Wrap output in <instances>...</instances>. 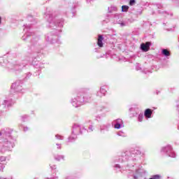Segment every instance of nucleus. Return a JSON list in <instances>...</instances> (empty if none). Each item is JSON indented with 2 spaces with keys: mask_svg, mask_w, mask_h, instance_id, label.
<instances>
[{
  "mask_svg": "<svg viewBox=\"0 0 179 179\" xmlns=\"http://www.w3.org/2000/svg\"><path fill=\"white\" fill-rule=\"evenodd\" d=\"M135 3V0H130V5H134Z\"/></svg>",
  "mask_w": 179,
  "mask_h": 179,
  "instance_id": "nucleus-26",
  "label": "nucleus"
},
{
  "mask_svg": "<svg viewBox=\"0 0 179 179\" xmlns=\"http://www.w3.org/2000/svg\"><path fill=\"white\" fill-rule=\"evenodd\" d=\"M57 149H61V144H56Z\"/></svg>",
  "mask_w": 179,
  "mask_h": 179,
  "instance_id": "nucleus-27",
  "label": "nucleus"
},
{
  "mask_svg": "<svg viewBox=\"0 0 179 179\" xmlns=\"http://www.w3.org/2000/svg\"><path fill=\"white\" fill-rule=\"evenodd\" d=\"M120 26H121L122 27H123V26H125V23H124V22L120 23Z\"/></svg>",
  "mask_w": 179,
  "mask_h": 179,
  "instance_id": "nucleus-28",
  "label": "nucleus"
},
{
  "mask_svg": "<svg viewBox=\"0 0 179 179\" xmlns=\"http://www.w3.org/2000/svg\"><path fill=\"white\" fill-rule=\"evenodd\" d=\"M0 104H1V100H0Z\"/></svg>",
  "mask_w": 179,
  "mask_h": 179,
  "instance_id": "nucleus-36",
  "label": "nucleus"
},
{
  "mask_svg": "<svg viewBox=\"0 0 179 179\" xmlns=\"http://www.w3.org/2000/svg\"><path fill=\"white\" fill-rule=\"evenodd\" d=\"M103 40H104V38H103V36L99 35L98 41H97V44L99 47H101V48L103 47Z\"/></svg>",
  "mask_w": 179,
  "mask_h": 179,
  "instance_id": "nucleus-10",
  "label": "nucleus"
},
{
  "mask_svg": "<svg viewBox=\"0 0 179 179\" xmlns=\"http://www.w3.org/2000/svg\"><path fill=\"white\" fill-rule=\"evenodd\" d=\"M106 87H101L100 90L96 93V96L98 97H103V96H106Z\"/></svg>",
  "mask_w": 179,
  "mask_h": 179,
  "instance_id": "nucleus-6",
  "label": "nucleus"
},
{
  "mask_svg": "<svg viewBox=\"0 0 179 179\" xmlns=\"http://www.w3.org/2000/svg\"><path fill=\"white\" fill-rule=\"evenodd\" d=\"M76 139V135L75 134H72V135L69 138L68 142H73Z\"/></svg>",
  "mask_w": 179,
  "mask_h": 179,
  "instance_id": "nucleus-14",
  "label": "nucleus"
},
{
  "mask_svg": "<svg viewBox=\"0 0 179 179\" xmlns=\"http://www.w3.org/2000/svg\"><path fill=\"white\" fill-rule=\"evenodd\" d=\"M152 110L146 109L144 113V115L146 118H152Z\"/></svg>",
  "mask_w": 179,
  "mask_h": 179,
  "instance_id": "nucleus-9",
  "label": "nucleus"
},
{
  "mask_svg": "<svg viewBox=\"0 0 179 179\" xmlns=\"http://www.w3.org/2000/svg\"><path fill=\"white\" fill-rule=\"evenodd\" d=\"M149 47H150V43H149V42H147L145 44L142 43L141 45V48L142 51H144V52L149 51Z\"/></svg>",
  "mask_w": 179,
  "mask_h": 179,
  "instance_id": "nucleus-7",
  "label": "nucleus"
},
{
  "mask_svg": "<svg viewBox=\"0 0 179 179\" xmlns=\"http://www.w3.org/2000/svg\"><path fill=\"white\" fill-rule=\"evenodd\" d=\"M55 159V160H57V162H59V160H62V159H64V155H57Z\"/></svg>",
  "mask_w": 179,
  "mask_h": 179,
  "instance_id": "nucleus-17",
  "label": "nucleus"
},
{
  "mask_svg": "<svg viewBox=\"0 0 179 179\" xmlns=\"http://www.w3.org/2000/svg\"><path fill=\"white\" fill-rule=\"evenodd\" d=\"M133 155H141V150H134V152L133 153Z\"/></svg>",
  "mask_w": 179,
  "mask_h": 179,
  "instance_id": "nucleus-22",
  "label": "nucleus"
},
{
  "mask_svg": "<svg viewBox=\"0 0 179 179\" xmlns=\"http://www.w3.org/2000/svg\"><path fill=\"white\" fill-rule=\"evenodd\" d=\"M108 128H110V124H106V125L101 126V131L103 132V131H104V129L106 131H108Z\"/></svg>",
  "mask_w": 179,
  "mask_h": 179,
  "instance_id": "nucleus-13",
  "label": "nucleus"
},
{
  "mask_svg": "<svg viewBox=\"0 0 179 179\" xmlns=\"http://www.w3.org/2000/svg\"><path fill=\"white\" fill-rule=\"evenodd\" d=\"M45 19H47L49 27H55V26H60V24L55 23V20L51 14H47L45 16Z\"/></svg>",
  "mask_w": 179,
  "mask_h": 179,
  "instance_id": "nucleus-2",
  "label": "nucleus"
},
{
  "mask_svg": "<svg viewBox=\"0 0 179 179\" xmlns=\"http://www.w3.org/2000/svg\"><path fill=\"white\" fill-rule=\"evenodd\" d=\"M0 64H2V62H0Z\"/></svg>",
  "mask_w": 179,
  "mask_h": 179,
  "instance_id": "nucleus-35",
  "label": "nucleus"
},
{
  "mask_svg": "<svg viewBox=\"0 0 179 179\" xmlns=\"http://www.w3.org/2000/svg\"><path fill=\"white\" fill-rule=\"evenodd\" d=\"M73 134L74 135H80V134H82V131H80V126L78 124H76L73 127Z\"/></svg>",
  "mask_w": 179,
  "mask_h": 179,
  "instance_id": "nucleus-5",
  "label": "nucleus"
},
{
  "mask_svg": "<svg viewBox=\"0 0 179 179\" xmlns=\"http://www.w3.org/2000/svg\"><path fill=\"white\" fill-rule=\"evenodd\" d=\"M117 135L118 136H125V133L124 132H122V131H119L117 132Z\"/></svg>",
  "mask_w": 179,
  "mask_h": 179,
  "instance_id": "nucleus-20",
  "label": "nucleus"
},
{
  "mask_svg": "<svg viewBox=\"0 0 179 179\" xmlns=\"http://www.w3.org/2000/svg\"><path fill=\"white\" fill-rule=\"evenodd\" d=\"M5 148H8V150L10 148H13V144L10 142H7L4 144Z\"/></svg>",
  "mask_w": 179,
  "mask_h": 179,
  "instance_id": "nucleus-15",
  "label": "nucleus"
},
{
  "mask_svg": "<svg viewBox=\"0 0 179 179\" xmlns=\"http://www.w3.org/2000/svg\"><path fill=\"white\" fill-rule=\"evenodd\" d=\"M24 131H27V129H24Z\"/></svg>",
  "mask_w": 179,
  "mask_h": 179,
  "instance_id": "nucleus-33",
  "label": "nucleus"
},
{
  "mask_svg": "<svg viewBox=\"0 0 179 179\" xmlns=\"http://www.w3.org/2000/svg\"><path fill=\"white\" fill-rule=\"evenodd\" d=\"M110 9L112 10H117V7H115V6H110Z\"/></svg>",
  "mask_w": 179,
  "mask_h": 179,
  "instance_id": "nucleus-23",
  "label": "nucleus"
},
{
  "mask_svg": "<svg viewBox=\"0 0 179 179\" xmlns=\"http://www.w3.org/2000/svg\"><path fill=\"white\" fill-rule=\"evenodd\" d=\"M50 168L52 169V170H54V169H55V168H52V166H50Z\"/></svg>",
  "mask_w": 179,
  "mask_h": 179,
  "instance_id": "nucleus-32",
  "label": "nucleus"
},
{
  "mask_svg": "<svg viewBox=\"0 0 179 179\" xmlns=\"http://www.w3.org/2000/svg\"><path fill=\"white\" fill-rule=\"evenodd\" d=\"M0 179H12V178H1V177H0Z\"/></svg>",
  "mask_w": 179,
  "mask_h": 179,
  "instance_id": "nucleus-29",
  "label": "nucleus"
},
{
  "mask_svg": "<svg viewBox=\"0 0 179 179\" xmlns=\"http://www.w3.org/2000/svg\"><path fill=\"white\" fill-rule=\"evenodd\" d=\"M113 124L114 125L116 129H120V128H123L124 127V122L121 119H117L116 120H114L113 122Z\"/></svg>",
  "mask_w": 179,
  "mask_h": 179,
  "instance_id": "nucleus-4",
  "label": "nucleus"
},
{
  "mask_svg": "<svg viewBox=\"0 0 179 179\" xmlns=\"http://www.w3.org/2000/svg\"><path fill=\"white\" fill-rule=\"evenodd\" d=\"M20 87H22V85H20V82L19 81L15 82L11 85V89H14L15 90H17V89H20Z\"/></svg>",
  "mask_w": 179,
  "mask_h": 179,
  "instance_id": "nucleus-8",
  "label": "nucleus"
},
{
  "mask_svg": "<svg viewBox=\"0 0 179 179\" xmlns=\"http://www.w3.org/2000/svg\"><path fill=\"white\" fill-rule=\"evenodd\" d=\"M5 160H6V157H0V163H2V162H5ZM0 171H1V170H3V168L5 167V166H2V164H0Z\"/></svg>",
  "mask_w": 179,
  "mask_h": 179,
  "instance_id": "nucleus-11",
  "label": "nucleus"
},
{
  "mask_svg": "<svg viewBox=\"0 0 179 179\" xmlns=\"http://www.w3.org/2000/svg\"><path fill=\"white\" fill-rule=\"evenodd\" d=\"M129 111H132V108H129Z\"/></svg>",
  "mask_w": 179,
  "mask_h": 179,
  "instance_id": "nucleus-31",
  "label": "nucleus"
},
{
  "mask_svg": "<svg viewBox=\"0 0 179 179\" xmlns=\"http://www.w3.org/2000/svg\"><path fill=\"white\" fill-rule=\"evenodd\" d=\"M89 131L90 132L93 131V126L91 125V126L89 127Z\"/></svg>",
  "mask_w": 179,
  "mask_h": 179,
  "instance_id": "nucleus-24",
  "label": "nucleus"
},
{
  "mask_svg": "<svg viewBox=\"0 0 179 179\" xmlns=\"http://www.w3.org/2000/svg\"><path fill=\"white\" fill-rule=\"evenodd\" d=\"M1 17H0V24H1Z\"/></svg>",
  "mask_w": 179,
  "mask_h": 179,
  "instance_id": "nucleus-34",
  "label": "nucleus"
},
{
  "mask_svg": "<svg viewBox=\"0 0 179 179\" xmlns=\"http://www.w3.org/2000/svg\"><path fill=\"white\" fill-rule=\"evenodd\" d=\"M55 138H57L59 141H64V136L59 134H56Z\"/></svg>",
  "mask_w": 179,
  "mask_h": 179,
  "instance_id": "nucleus-18",
  "label": "nucleus"
},
{
  "mask_svg": "<svg viewBox=\"0 0 179 179\" xmlns=\"http://www.w3.org/2000/svg\"><path fill=\"white\" fill-rule=\"evenodd\" d=\"M1 135H2L3 136H6V132L5 131V130H2L1 131H0V136H1Z\"/></svg>",
  "mask_w": 179,
  "mask_h": 179,
  "instance_id": "nucleus-21",
  "label": "nucleus"
},
{
  "mask_svg": "<svg viewBox=\"0 0 179 179\" xmlns=\"http://www.w3.org/2000/svg\"><path fill=\"white\" fill-rule=\"evenodd\" d=\"M162 152H165L169 157H176V152L173 151V148L171 145H167L162 149Z\"/></svg>",
  "mask_w": 179,
  "mask_h": 179,
  "instance_id": "nucleus-3",
  "label": "nucleus"
},
{
  "mask_svg": "<svg viewBox=\"0 0 179 179\" xmlns=\"http://www.w3.org/2000/svg\"><path fill=\"white\" fill-rule=\"evenodd\" d=\"M162 54L164 55V57H170V51L167 50V49H163Z\"/></svg>",
  "mask_w": 179,
  "mask_h": 179,
  "instance_id": "nucleus-12",
  "label": "nucleus"
},
{
  "mask_svg": "<svg viewBox=\"0 0 179 179\" xmlns=\"http://www.w3.org/2000/svg\"><path fill=\"white\" fill-rule=\"evenodd\" d=\"M115 167H117L118 169H120V165H116Z\"/></svg>",
  "mask_w": 179,
  "mask_h": 179,
  "instance_id": "nucleus-30",
  "label": "nucleus"
},
{
  "mask_svg": "<svg viewBox=\"0 0 179 179\" xmlns=\"http://www.w3.org/2000/svg\"><path fill=\"white\" fill-rule=\"evenodd\" d=\"M129 8V7H128L127 6H122V12H127V10H128Z\"/></svg>",
  "mask_w": 179,
  "mask_h": 179,
  "instance_id": "nucleus-19",
  "label": "nucleus"
},
{
  "mask_svg": "<svg viewBox=\"0 0 179 179\" xmlns=\"http://www.w3.org/2000/svg\"><path fill=\"white\" fill-rule=\"evenodd\" d=\"M138 122H142V121H143V114L141 113L138 115Z\"/></svg>",
  "mask_w": 179,
  "mask_h": 179,
  "instance_id": "nucleus-16",
  "label": "nucleus"
},
{
  "mask_svg": "<svg viewBox=\"0 0 179 179\" xmlns=\"http://www.w3.org/2000/svg\"><path fill=\"white\" fill-rule=\"evenodd\" d=\"M89 101V98L86 96L80 97L79 95L74 96L71 100V104L73 107H80L83 106V103H87Z\"/></svg>",
  "mask_w": 179,
  "mask_h": 179,
  "instance_id": "nucleus-1",
  "label": "nucleus"
},
{
  "mask_svg": "<svg viewBox=\"0 0 179 179\" xmlns=\"http://www.w3.org/2000/svg\"><path fill=\"white\" fill-rule=\"evenodd\" d=\"M5 106L8 105L9 106V101H4Z\"/></svg>",
  "mask_w": 179,
  "mask_h": 179,
  "instance_id": "nucleus-25",
  "label": "nucleus"
}]
</instances>
